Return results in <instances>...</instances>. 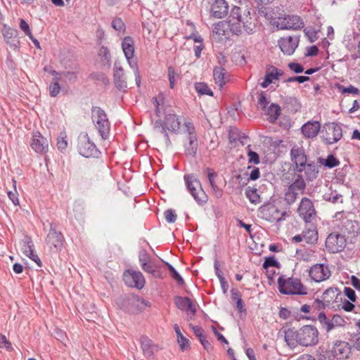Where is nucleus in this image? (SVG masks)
<instances>
[{
	"label": "nucleus",
	"instance_id": "35",
	"mask_svg": "<svg viewBox=\"0 0 360 360\" xmlns=\"http://www.w3.org/2000/svg\"><path fill=\"white\" fill-rule=\"evenodd\" d=\"M303 238L306 243L314 245L318 240V231L316 228L308 229L303 231Z\"/></svg>",
	"mask_w": 360,
	"mask_h": 360
},
{
	"label": "nucleus",
	"instance_id": "50",
	"mask_svg": "<svg viewBox=\"0 0 360 360\" xmlns=\"http://www.w3.org/2000/svg\"><path fill=\"white\" fill-rule=\"evenodd\" d=\"M191 328H192L194 334L198 338L199 340L206 336L204 330L201 327L191 326Z\"/></svg>",
	"mask_w": 360,
	"mask_h": 360
},
{
	"label": "nucleus",
	"instance_id": "53",
	"mask_svg": "<svg viewBox=\"0 0 360 360\" xmlns=\"http://www.w3.org/2000/svg\"><path fill=\"white\" fill-rule=\"evenodd\" d=\"M345 295L347 297V298L351 301V302H355L356 301V294H355V292L353 289H352L351 288H345Z\"/></svg>",
	"mask_w": 360,
	"mask_h": 360
},
{
	"label": "nucleus",
	"instance_id": "59",
	"mask_svg": "<svg viewBox=\"0 0 360 360\" xmlns=\"http://www.w3.org/2000/svg\"><path fill=\"white\" fill-rule=\"evenodd\" d=\"M342 308L345 311H352L354 308V305L352 303V302L346 300L342 303Z\"/></svg>",
	"mask_w": 360,
	"mask_h": 360
},
{
	"label": "nucleus",
	"instance_id": "58",
	"mask_svg": "<svg viewBox=\"0 0 360 360\" xmlns=\"http://www.w3.org/2000/svg\"><path fill=\"white\" fill-rule=\"evenodd\" d=\"M141 268L144 271L155 275V268L150 262L143 264Z\"/></svg>",
	"mask_w": 360,
	"mask_h": 360
},
{
	"label": "nucleus",
	"instance_id": "3",
	"mask_svg": "<svg viewBox=\"0 0 360 360\" xmlns=\"http://www.w3.org/2000/svg\"><path fill=\"white\" fill-rule=\"evenodd\" d=\"M227 22L229 31L236 35L241 34L243 30L248 34L252 33L255 28L250 12L248 10L242 12L240 8L238 6H234L231 9Z\"/></svg>",
	"mask_w": 360,
	"mask_h": 360
},
{
	"label": "nucleus",
	"instance_id": "13",
	"mask_svg": "<svg viewBox=\"0 0 360 360\" xmlns=\"http://www.w3.org/2000/svg\"><path fill=\"white\" fill-rule=\"evenodd\" d=\"M309 274L311 280L320 283L328 279L331 276V272L328 265L316 264L310 268Z\"/></svg>",
	"mask_w": 360,
	"mask_h": 360
},
{
	"label": "nucleus",
	"instance_id": "30",
	"mask_svg": "<svg viewBox=\"0 0 360 360\" xmlns=\"http://www.w3.org/2000/svg\"><path fill=\"white\" fill-rule=\"evenodd\" d=\"M213 77L215 84L221 88L227 81V72L222 67H215L213 70Z\"/></svg>",
	"mask_w": 360,
	"mask_h": 360
},
{
	"label": "nucleus",
	"instance_id": "31",
	"mask_svg": "<svg viewBox=\"0 0 360 360\" xmlns=\"http://www.w3.org/2000/svg\"><path fill=\"white\" fill-rule=\"evenodd\" d=\"M207 176L209 179L210 184L212 186L213 194L217 198H219L223 195L222 189L218 186L215 183V178L217 176V173H215L212 169H207Z\"/></svg>",
	"mask_w": 360,
	"mask_h": 360
},
{
	"label": "nucleus",
	"instance_id": "17",
	"mask_svg": "<svg viewBox=\"0 0 360 360\" xmlns=\"http://www.w3.org/2000/svg\"><path fill=\"white\" fill-rule=\"evenodd\" d=\"M342 137V129L335 123H331L326 127L325 134L323 139L326 143L333 144L339 141Z\"/></svg>",
	"mask_w": 360,
	"mask_h": 360
},
{
	"label": "nucleus",
	"instance_id": "61",
	"mask_svg": "<svg viewBox=\"0 0 360 360\" xmlns=\"http://www.w3.org/2000/svg\"><path fill=\"white\" fill-rule=\"evenodd\" d=\"M319 53V49L316 46H311L307 49V56H315Z\"/></svg>",
	"mask_w": 360,
	"mask_h": 360
},
{
	"label": "nucleus",
	"instance_id": "47",
	"mask_svg": "<svg viewBox=\"0 0 360 360\" xmlns=\"http://www.w3.org/2000/svg\"><path fill=\"white\" fill-rule=\"evenodd\" d=\"M331 321H332V324H333V326H335V328L336 327H342L345 325V320L343 319V318L338 315V314H335L333 316V318L331 319Z\"/></svg>",
	"mask_w": 360,
	"mask_h": 360
},
{
	"label": "nucleus",
	"instance_id": "63",
	"mask_svg": "<svg viewBox=\"0 0 360 360\" xmlns=\"http://www.w3.org/2000/svg\"><path fill=\"white\" fill-rule=\"evenodd\" d=\"M259 175H260L259 169L258 168H255L250 172V179L251 180H257V179H259Z\"/></svg>",
	"mask_w": 360,
	"mask_h": 360
},
{
	"label": "nucleus",
	"instance_id": "29",
	"mask_svg": "<svg viewBox=\"0 0 360 360\" xmlns=\"http://www.w3.org/2000/svg\"><path fill=\"white\" fill-rule=\"evenodd\" d=\"M2 34L7 44L16 46L15 42L17 41L18 43L17 39L18 31L16 30L4 25L2 29Z\"/></svg>",
	"mask_w": 360,
	"mask_h": 360
},
{
	"label": "nucleus",
	"instance_id": "37",
	"mask_svg": "<svg viewBox=\"0 0 360 360\" xmlns=\"http://www.w3.org/2000/svg\"><path fill=\"white\" fill-rule=\"evenodd\" d=\"M245 195L253 204H257L260 202V197L255 188H248L245 191Z\"/></svg>",
	"mask_w": 360,
	"mask_h": 360
},
{
	"label": "nucleus",
	"instance_id": "5",
	"mask_svg": "<svg viewBox=\"0 0 360 360\" xmlns=\"http://www.w3.org/2000/svg\"><path fill=\"white\" fill-rule=\"evenodd\" d=\"M122 49L129 65L133 70L136 83L137 86H139L141 82V77L137 63L132 60L134 56V41L131 37H126L123 39L122 43Z\"/></svg>",
	"mask_w": 360,
	"mask_h": 360
},
{
	"label": "nucleus",
	"instance_id": "49",
	"mask_svg": "<svg viewBox=\"0 0 360 360\" xmlns=\"http://www.w3.org/2000/svg\"><path fill=\"white\" fill-rule=\"evenodd\" d=\"M168 77H169V86L171 89H173L175 86V77H176V73L173 68L169 67L168 68Z\"/></svg>",
	"mask_w": 360,
	"mask_h": 360
},
{
	"label": "nucleus",
	"instance_id": "8",
	"mask_svg": "<svg viewBox=\"0 0 360 360\" xmlns=\"http://www.w3.org/2000/svg\"><path fill=\"white\" fill-rule=\"evenodd\" d=\"M92 120L103 139L108 136L110 123L105 112L99 107H94L91 110Z\"/></svg>",
	"mask_w": 360,
	"mask_h": 360
},
{
	"label": "nucleus",
	"instance_id": "28",
	"mask_svg": "<svg viewBox=\"0 0 360 360\" xmlns=\"http://www.w3.org/2000/svg\"><path fill=\"white\" fill-rule=\"evenodd\" d=\"M63 236L61 233H58L54 229H51L47 235V243L53 245L57 249H60L63 243Z\"/></svg>",
	"mask_w": 360,
	"mask_h": 360
},
{
	"label": "nucleus",
	"instance_id": "10",
	"mask_svg": "<svg viewBox=\"0 0 360 360\" xmlns=\"http://www.w3.org/2000/svg\"><path fill=\"white\" fill-rule=\"evenodd\" d=\"M275 24L281 30H299L304 25L299 16L290 15L278 18Z\"/></svg>",
	"mask_w": 360,
	"mask_h": 360
},
{
	"label": "nucleus",
	"instance_id": "33",
	"mask_svg": "<svg viewBox=\"0 0 360 360\" xmlns=\"http://www.w3.org/2000/svg\"><path fill=\"white\" fill-rule=\"evenodd\" d=\"M264 110L268 120L271 123L274 122L281 114V108L277 104H271Z\"/></svg>",
	"mask_w": 360,
	"mask_h": 360
},
{
	"label": "nucleus",
	"instance_id": "34",
	"mask_svg": "<svg viewBox=\"0 0 360 360\" xmlns=\"http://www.w3.org/2000/svg\"><path fill=\"white\" fill-rule=\"evenodd\" d=\"M141 345L144 355L147 357H151L154 352V346L151 343V340L146 336L141 338Z\"/></svg>",
	"mask_w": 360,
	"mask_h": 360
},
{
	"label": "nucleus",
	"instance_id": "54",
	"mask_svg": "<svg viewBox=\"0 0 360 360\" xmlns=\"http://www.w3.org/2000/svg\"><path fill=\"white\" fill-rule=\"evenodd\" d=\"M0 347L10 349L11 348V343L7 340L4 335L0 334Z\"/></svg>",
	"mask_w": 360,
	"mask_h": 360
},
{
	"label": "nucleus",
	"instance_id": "41",
	"mask_svg": "<svg viewBox=\"0 0 360 360\" xmlns=\"http://www.w3.org/2000/svg\"><path fill=\"white\" fill-rule=\"evenodd\" d=\"M324 165L328 168L335 167L340 164V161L333 155H330L325 160Z\"/></svg>",
	"mask_w": 360,
	"mask_h": 360
},
{
	"label": "nucleus",
	"instance_id": "46",
	"mask_svg": "<svg viewBox=\"0 0 360 360\" xmlns=\"http://www.w3.org/2000/svg\"><path fill=\"white\" fill-rule=\"evenodd\" d=\"M278 266V262L276 260L274 257H269L266 258V259L263 264V267L266 271H268V269L269 267H274V266Z\"/></svg>",
	"mask_w": 360,
	"mask_h": 360
},
{
	"label": "nucleus",
	"instance_id": "42",
	"mask_svg": "<svg viewBox=\"0 0 360 360\" xmlns=\"http://www.w3.org/2000/svg\"><path fill=\"white\" fill-rule=\"evenodd\" d=\"M169 270L171 272L172 277L176 280L179 284L181 285L184 283V280L181 276L179 274V273L175 270V269L169 263H166Z\"/></svg>",
	"mask_w": 360,
	"mask_h": 360
},
{
	"label": "nucleus",
	"instance_id": "12",
	"mask_svg": "<svg viewBox=\"0 0 360 360\" xmlns=\"http://www.w3.org/2000/svg\"><path fill=\"white\" fill-rule=\"evenodd\" d=\"M306 184L303 179H298L290 184L285 194V200L288 204L291 205L295 202L297 195L302 194L305 189Z\"/></svg>",
	"mask_w": 360,
	"mask_h": 360
},
{
	"label": "nucleus",
	"instance_id": "24",
	"mask_svg": "<svg viewBox=\"0 0 360 360\" xmlns=\"http://www.w3.org/2000/svg\"><path fill=\"white\" fill-rule=\"evenodd\" d=\"M229 11V5L225 0H215L211 7V13L216 18L225 17Z\"/></svg>",
	"mask_w": 360,
	"mask_h": 360
},
{
	"label": "nucleus",
	"instance_id": "4",
	"mask_svg": "<svg viewBox=\"0 0 360 360\" xmlns=\"http://www.w3.org/2000/svg\"><path fill=\"white\" fill-rule=\"evenodd\" d=\"M278 285L279 292L284 295L307 294V288L297 278L280 276L278 279Z\"/></svg>",
	"mask_w": 360,
	"mask_h": 360
},
{
	"label": "nucleus",
	"instance_id": "15",
	"mask_svg": "<svg viewBox=\"0 0 360 360\" xmlns=\"http://www.w3.org/2000/svg\"><path fill=\"white\" fill-rule=\"evenodd\" d=\"M342 295L338 288L330 287L327 288L321 296V300H316L315 304L319 309H323L333 303V302Z\"/></svg>",
	"mask_w": 360,
	"mask_h": 360
},
{
	"label": "nucleus",
	"instance_id": "7",
	"mask_svg": "<svg viewBox=\"0 0 360 360\" xmlns=\"http://www.w3.org/2000/svg\"><path fill=\"white\" fill-rule=\"evenodd\" d=\"M184 179L188 189L196 202L199 204L205 203L207 197L198 179L194 174L186 175Z\"/></svg>",
	"mask_w": 360,
	"mask_h": 360
},
{
	"label": "nucleus",
	"instance_id": "19",
	"mask_svg": "<svg viewBox=\"0 0 360 360\" xmlns=\"http://www.w3.org/2000/svg\"><path fill=\"white\" fill-rule=\"evenodd\" d=\"M292 161L295 163L298 172H302L307 165V156L304 149L301 147L294 146L290 151Z\"/></svg>",
	"mask_w": 360,
	"mask_h": 360
},
{
	"label": "nucleus",
	"instance_id": "23",
	"mask_svg": "<svg viewBox=\"0 0 360 360\" xmlns=\"http://www.w3.org/2000/svg\"><path fill=\"white\" fill-rule=\"evenodd\" d=\"M175 304L178 309L181 311L190 313L191 315H195L196 313V305L188 297H176L175 298Z\"/></svg>",
	"mask_w": 360,
	"mask_h": 360
},
{
	"label": "nucleus",
	"instance_id": "21",
	"mask_svg": "<svg viewBox=\"0 0 360 360\" xmlns=\"http://www.w3.org/2000/svg\"><path fill=\"white\" fill-rule=\"evenodd\" d=\"M299 40L297 37L291 36L282 37L278 40V45L281 51L286 55H292L297 47Z\"/></svg>",
	"mask_w": 360,
	"mask_h": 360
},
{
	"label": "nucleus",
	"instance_id": "51",
	"mask_svg": "<svg viewBox=\"0 0 360 360\" xmlns=\"http://www.w3.org/2000/svg\"><path fill=\"white\" fill-rule=\"evenodd\" d=\"M310 78L308 76H295L290 77L285 80L286 82H298L299 83H303L309 81Z\"/></svg>",
	"mask_w": 360,
	"mask_h": 360
},
{
	"label": "nucleus",
	"instance_id": "25",
	"mask_svg": "<svg viewBox=\"0 0 360 360\" xmlns=\"http://www.w3.org/2000/svg\"><path fill=\"white\" fill-rule=\"evenodd\" d=\"M213 33L220 41L229 39L231 32L227 21L223 20L215 24L213 27Z\"/></svg>",
	"mask_w": 360,
	"mask_h": 360
},
{
	"label": "nucleus",
	"instance_id": "60",
	"mask_svg": "<svg viewBox=\"0 0 360 360\" xmlns=\"http://www.w3.org/2000/svg\"><path fill=\"white\" fill-rule=\"evenodd\" d=\"M290 315V311L286 308H281L279 311L278 316L283 319H288Z\"/></svg>",
	"mask_w": 360,
	"mask_h": 360
},
{
	"label": "nucleus",
	"instance_id": "38",
	"mask_svg": "<svg viewBox=\"0 0 360 360\" xmlns=\"http://www.w3.org/2000/svg\"><path fill=\"white\" fill-rule=\"evenodd\" d=\"M195 89L198 93L200 94H205V95H212V91L210 89L208 86L203 82L196 83L195 85Z\"/></svg>",
	"mask_w": 360,
	"mask_h": 360
},
{
	"label": "nucleus",
	"instance_id": "18",
	"mask_svg": "<svg viewBox=\"0 0 360 360\" xmlns=\"http://www.w3.org/2000/svg\"><path fill=\"white\" fill-rule=\"evenodd\" d=\"M78 150L79 153L86 158L93 156L96 153V146L89 140L87 134L79 138Z\"/></svg>",
	"mask_w": 360,
	"mask_h": 360
},
{
	"label": "nucleus",
	"instance_id": "36",
	"mask_svg": "<svg viewBox=\"0 0 360 360\" xmlns=\"http://www.w3.org/2000/svg\"><path fill=\"white\" fill-rule=\"evenodd\" d=\"M12 183H13V191H8L7 192V195H8V198L12 201V202L15 205H20V201H19V199H18V193L17 191V189H16V181L13 179H12Z\"/></svg>",
	"mask_w": 360,
	"mask_h": 360
},
{
	"label": "nucleus",
	"instance_id": "64",
	"mask_svg": "<svg viewBox=\"0 0 360 360\" xmlns=\"http://www.w3.org/2000/svg\"><path fill=\"white\" fill-rule=\"evenodd\" d=\"M200 342L206 350L209 351L212 349V345L210 342L207 340V336L200 340Z\"/></svg>",
	"mask_w": 360,
	"mask_h": 360
},
{
	"label": "nucleus",
	"instance_id": "48",
	"mask_svg": "<svg viewBox=\"0 0 360 360\" xmlns=\"http://www.w3.org/2000/svg\"><path fill=\"white\" fill-rule=\"evenodd\" d=\"M248 161L250 163H254L255 165L259 164V155L254 151L249 150L248 152Z\"/></svg>",
	"mask_w": 360,
	"mask_h": 360
},
{
	"label": "nucleus",
	"instance_id": "16",
	"mask_svg": "<svg viewBox=\"0 0 360 360\" xmlns=\"http://www.w3.org/2000/svg\"><path fill=\"white\" fill-rule=\"evenodd\" d=\"M300 216L306 221H311L316 216V211L312 202L307 198L302 199L298 210Z\"/></svg>",
	"mask_w": 360,
	"mask_h": 360
},
{
	"label": "nucleus",
	"instance_id": "11",
	"mask_svg": "<svg viewBox=\"0 0 360 360\" xmlns=\"http://www.w3.org/2000/svg\"><path fill=\"white\" fill-rule=\"evenodd\" d=\"M346 246L345 238L339 233H330L326 240V248L329 252H341Z\"/></svg>",
	"mask_w": 360,
	"mask_h": 360
},
{
	"label": "nucleus",
	"instance_id": "26",
	"mask_svg": "<svg viewBox=\"0 0 360 360\" xmlns=\"http://www.w3.org/2000/svg\"><path fill=\"white\" fill-rule=\"evenodd\" d=\"M321 124L317 121H309L302 127V132L307 138H314L319 134Z\"/></svg>",
	"mask_w": 360,
	"mask_h": 360
},
{
	"label": "nucleus",
	"instance_id": "45",
	"mask_svg": "<svg viewBox=\"0 0 360 360\" xmlns=\"http://www.w3.org/2000/svg\"><path fill=\"white\" fill-rule=\"evenodd\" d=\"M350 342L353 348L360 351V333L352 335Z\"/></svg>",
	"mask_w": 360,
	"mask_h": 360
},
{
	"label": "nucleus",
	"instance_id": "55",
	"mask_svg": "<svg viewBox=\"0 0 360 360\" xmlns=\"http://www.w3.org/2000/svg\"><path fill=\"white\" fill-rule=\"evenodd\" d=\"M288 67L295 73H301L304 71L302 65L297 63H289Z\"/></svg>",
	"mask_w": 360,
	"mask_h": 360
},
{
	"label": "nucleus",
	"instance_id": "2",
	"mask_svg": "<svg viewBox=\"0 0 360 360\" xmlns=\"http://www.w3.org/2000/svg\"><path fill=\"white\" fill-rule=\"evenodd\" d=\"M319 333L317 328L311 325H305L299 330L289 328L285 330V341L290 348L297 345L311 347L319 342Z\"/></svg>",
	"mask_w": 360,
	"mask_h": 360
},
{
	"label": "nucleus",
	"instance_id": "56",
	"mask_svg": "<svg viewBox=\"0 0 360 360\" xmlns=\"http://www.w3.org/2000/svg\"><path fill=\"white\" fill-rule=\"evenodd\" d=\"M177 341L181 349H186L189 347V340L184 335L178 338Z\"/></svg>",
	"mask_w": 360,
	"mask_h": 360
},
{
	"label": "nucleus",
	"instance_id": "14",
	"mask_svg": "<svg viewBox=\"0 0 360 360\" xmlns=\"http://www.w3.org/2000/svg\"><path fill=\"white\" fill-rule=\"evenodd\" d=\"M123 280L129 287L142 289L145 285V278L140 271L127 270L123 274Z\"/></svg>",
	"mask_w": 360,
	"mask_h": 360
},
{
	"label": "nucleus",
	"instance_id": "20",
	"mask_svg": "<svg viewBox=\"0 0 360 360\" xmlns=\"http://www.w3.org/2000/svg\"><path fill=\"white\" fill-rule=\"evenodd\" d=\"M283 71L274 65H267L265 70L264 81L260 84L262 88H266L275 81L279 80L283 76Z\"/></svg>",
	"mask_w": 360,
	"mask_h": 360
},
{
	"label": "nucleus",
	"instance_id": "6",
	"mask_svg": "<svg viewBox=\"0 0 360 360\" xmlns=\"http://www.w3.org/2000/svg\"><path fill=\"white\" fill-rule=\"evenodd\" d=\"M351 346L344 341H337L323 355L321 360H345L350 354Z\"/></svg>",
	"mask_w": 360,
	"mask_h": 360
},
{
	"label": "nucleus",
	"instance_id": "32",
	"mask_svg": "<svg viewBox=\"0 0 360 360\" xmlns=\"http://www.w3.org/2000/svg\"><path fill=\"white\" fill-rule=\"evenodd\" d=\"M124 76V74L123 68L116 66L114 73V79L115 86L119 89H124L127 87V82Z\"/></svg>",
	"mask_w": 360,
	"mask_h": 360
},
{
	"label": "nucleus",
	"instance_id": "43",
	"mask_svg": "<svg viewBox=\"0 0 360 360\" xmlns=\"http://www.w3.org/2000/svg\"><path fill=\"white\" fill-rule=\"evenodd\" d=\"M19 26L30 39H32V33L30 29V26L24 19H20Z\"/></svg>",
	"mask_w": 360,
	"mask_h": 360
},
{
	"label": "nucleus",
	"instance_id": "52",
	"mask_svg": "<svg viewBox=\"0 0 360 360\" xmlns=\"http://www.w3.org/2000/svg\"><path fill=\"white\" fill-rule=\"evenodd\" d=\"M269 101L264 92H261L258 98V105L263 109L265 110Z\"/></svg>",
	"mask_w": 360,
	"mask_h": 360
},
{
	"label": "nucleus",
	"instance_id": "9",
	"mask_svg": "<svg viewBox=\"0 0 360 360\" xmlns=\"http://www.w3.org/2000/svg\"><path fill=\"white\" fill-rule=\"evenodd\" d=\"M259 216L270 222H277L284 219L285 212L280 210L273 204L262 206L259 210Z\"/></svg>",
	"mask_w": 360,
	"mask_h": 360
},
{
	"label": "nucleus",
	"instance_id": "57",
	"mask_svg": "<svg viewBox=\"0 0 360 360\" xmlns=\"http://www.w3.org/2000/svg\"><path fill=\"white\" fill-rule=\"evenodd\" d=\"M65 138V136H61L58 140L57 146L60 150H65L68 146V142Z\"/></svg>",
	"mask_w": 360,
	"mask_h": 360
},
{
	"label": "nucleus",
	"instance_id": "40",
	"mask_svg": "<svg viewBox=\"0 0 360 360\" xmlns=\"http://www.w3.org/2000/svg\"><path fill=\"white\" fill-rule=\"evenodd\" d=\"M112 27L120 32H124L125 31V25L122 20L120 18H115L112 22Z\"/></svg>",
	"mask_w": 360,
	"mask_h": 360
},
{
	"label": "nucleus",
	"instance_id": "27",
	"mask_svg": "<svg viewBox=\"0 0 360 360\" xmlns=\"http://www.w3.org/2000/svg\"><path fill=\"white\" fill-rule=\"evenodd\" d=\"M20 250L23 254L35 262L39 266H41L40 259L34 252L33 245L30 238H27L25 241L20 244Z\"/></svg>",
	"mask_w": 360,
	"mask_h": 360
},
{
	"label": "nucleus",
	"instance_id": "44",
	"mask_svg": "<svg viewBox=\"0 0 360 360\" xmlns=\"http://www.w3.org/2000/svg\"><path fill=\"white\" fill-rule=\"evenodd\" d=\"M164 215L166 221L169 223H174L176 220L177 216L175 212L172 209L167 210L165 212Z\"/></svg>",
	"mask_w": 360,
	"mask_h": 360
},
{
	"label": "nucleus",
	"instance_id": "39",
	"mask_svg": "<svg viewBox=\"0 0 360 360\" xmlns=\"http://www.w3.org/2000/svg\"><path fill=\"white\" fill-rule=\"evenodd\" d=\"M54 82L51 83L49 87V94L51 96H56L60 91V86L58 84V79L57 78H54Z\"/></svg>",
	"mask_w": 360,
	"mask_h": 360
},
{
	"label": "nucleus",
	"instance_id": "62",
	"mask_svg": "<svg viewBox=\"0 0 360 360\" xmlns=\"http://www.w3.org/2000/svg\"><path fill=\"white\" fill-rule=\"evenodd\" d=\"M351 283L354 288H355L357 290H360V279H359L355 276H352Z\"/></svg>",
	"mask_w": 360,
	"mask_h": 360
},
{
	"label": "nucleus",
	"instance_id": "22",
	"mask_svg": "<svg viewBox=\"0 0 360 360\" xmlns=\"http://www.w3.org/2000/svg\"><path fill=\"white\" fill-rule=\"evenodd\" d=\"M31 147L37 153H45L48 151L49 141L42 136L40 133H34L32 136Z\"/></svg>",
	"mask_w": 360,
	"mask_h": 360
},
{
	"label": "nucleus",
	"instance_id": "1",
	"mask_svg": "<svg viewBox=\"0 0 360 360\" xmlns=\"http://www.w3.org/2000/svg\"><path fill=\"white\" fill-rule=\"evenodd\" d=\"M155 127L162 126V131L166 137V144L170 145L171 141L167 131L174 134L184 133L188 134L189 146L186 150V154L193 157L197 151V136L195 127L191 121L186 120L183 116L177 115L174 113L167 114L164 120L163 125L162 122H156Z\"/></svg>",
	"mask_w": 360,
	"mask_h": 360
}]
</instances>
